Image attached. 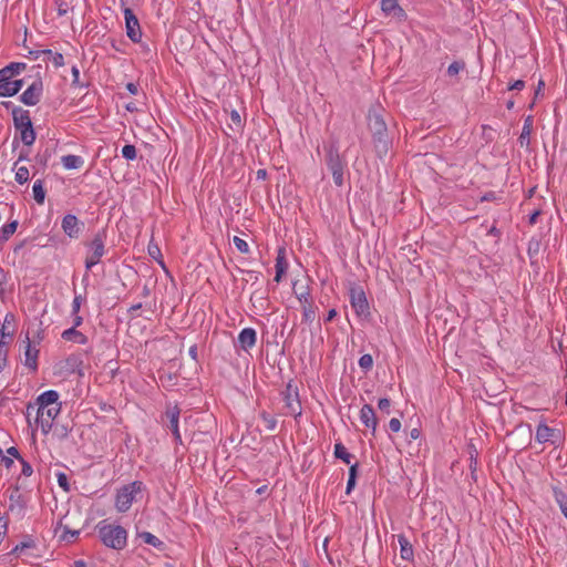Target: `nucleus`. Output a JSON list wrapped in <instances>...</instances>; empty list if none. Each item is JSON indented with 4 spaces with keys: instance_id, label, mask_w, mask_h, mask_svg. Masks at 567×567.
<instances>
[{
    "instance_id": "a19ab883",
    "label": "nucleus",
    "mask_w": 567,
    "mask_h": 567,
    "mask_svg": "<svg viewBox=\"0 0 567 567\" xmlns=\"http://www.w3.org/2000/svg\"><path fill=\"white\" fill-rule=\"evenodd\" d=\"M233 241H234L235 247H236L240 252H243V254H248V252H249V246H248V244H247V241H246V240H244V239H243V238H240V237L235 236V237H234V239H233Z\"/></svg>"
},
{
    "instance_id": "6e6d98bb",
    "label": "nucleus",
    "mask_w": 567,
    "mask_h": 567,
    "mask_svg": "<svg viewBox=\"0 0 567 567\" xmlns=\"http://www.w3.org/2000/svg\"><path fill=\"white\" fill-rule=\"evenodd\" d=\"M525 87V82L523 80H516L512 83L508 89L509 90H523Z\"/></svg>"
},
{
    "instance_id": "7ed1b4c3",
    "label": "nucleus",
    "mask_w": 567,
    "mask_h": 567,
    "mask_svg": "<svg viewBox=\"0 0 567 567\" xmlns=\"http://www.w3.org/2000/svg\"><path fill=\"white\" fill-rule=\"evenodd\" d=\"M142 488L143 483L140 481H135L120 488L115 497L116 509L121 513L126 512L131 507L136 495L142 492Z\"/></svg>"
},
{
    "instance_id": "37998d69",
    "label": "nucleus",
    "mask_w": 567,
    "mask_h": 567,
    "mask_svg": "<svg viewBox=\"0 0 567 567\" xmlns=\"http://www.w3.org/2000/svg\"><path fill=\"white\" fill-rule=\"evenodd\" d=\"M6 68L10 69V71H11L10 75L14 78L16 75H19L25 69V63L13 62V63H10L9 65H7Z\"/></svg>"
},
{
    "instance_id": "aec40b11",
    "label": "nucleus",
    "mask_w": 567,
    "mask_h": 567,
    "mask_svg": "<svg viewBox=\"0 0 567 567\" xmlns=\"http://www.w3.org/2000/svg\"><path fill=\"white\" fill-rule=\"evenodd\" d=\"M13 123L17 130L32 125L29 112L22 109H16L13 111Z\"/></svg>"
},
{
    "instance_id": "c9c22d12",
    "label": "nucleus",
    "mask_w": 567,
    "mask_h": 567,
    "mask_svg": "<svg viewBox=\"0 0 567 567\" xmlns=\"http://www.w3.org/2000/svg\"><path fill=\"white\" fill-rule=\"evenodd\" d=\"M302 308H303V311H302L303 321H306L308 323H312L316 318V312H315L313 307L311 306V303H309L308 306L303 305Z\"/></svg>"
},
{
    "instance_id": "39448f33",
    "label": "nucleus",
    "mask_w": 567,
    "mask_h": 567,
    "mask_svg": "<svg viewBox=\"0 0 567 567\" xmlns=\"http://www.w3.org/2000/svg\"><path fill=\"white\" fill-rule=\"evenodd\" d=\"M60 411L61 405L37 409V422L44 434L51 431L53 421L59 415Z\"/></svg>"
},
{
    "instance_id": "72a5a7b5",
    "label": "nucleus",
    "mask_w": 567,
    "mask_h": 567,
    "mask_svg": "<svg viewBox=\"0 0 567 567\" xmlns=\"http://www.w3.org/2000/svg\"><path fill=\"white\" fill-rule=\"evenodd\" d=\"M260 417L262 420V423L265 425V427L268 430V431H274L277 426V420L275 416L268 414L267 412H262L260 414Z\"/></svg>"
},
{
    "instance_id": "49530a36",
    "label": "nucleus",
    "mask_w": 567,
    "mask_h": 567,
    "mask_svg": "<svg viewBox=\"0 0 567 567\" xmlns=\"http://www.w3.org/2000/svg\"><path fill=\"white\" fill-rule=\"evenodd\" d=\"M529 135H530V123H529V118H528L525 122V124L523 126V130H522V133H520V136H519V141H520L522 145L524 144L525 140L528 141Z\"/></svg>"
},
{
    "instance_id": "2eb2a0df",
    "label": "nucleus",
    "mask_w": 567,
    "mask_h": 567,
    "mask_svg": "<svg viewBox=\"0 0 567 567\" xmlns=\"http://www.w3.org/2000/svg\"><path fill=\"white\" fill-rule=\"evenodd\" d=\"M38 408L61 405L59 403V393L54 390H48L41 393L37 399Z\"/></svg>"
},
{
    "instance_id": "338daca9",
    "label": "nucleus",
    "mask_w": 567,
    "mask_h": 567,
    "mask_svg": "<svg viewBox=\"0 0 567 567\" xmlns=\"http://www.w3.org/2000/svg\"><path fill=\"white\" fill-rule=\"evenodd\" d=\"M7 452L11 456H14V457L19 458V452H18V450L16 447L11 446V447L8 449Z\"/></svg>"
},
{
    "instance_id": "f8f14e48",
    "label": "nucleus",
    "mask_w": 567,
    "mask_h": 567,
    "mask_svg": "<svg viewBox=\"0 0 567 567\" xmlns=\"http://www.w3.org/2000/svg\"><path fill=\"white\" fill-rule=\"evenodd\" d=\"M257 341V333L256 330L252 328H245L243 329L239 334L237 342L239 347L244 351H248L249 349L254 348Z\"/></svg>"
},
{
    "instance_id": "79ce46f5",
    "label": "nucleus",
    "mask_w": 567,
    "mask_h": 567,
    "mask_svg": "<svg viewBox=\"0 0 567 567\" xmlns=\"http://www.w3.org/2000/svg\"><path fill=\"white\" fill-rule=\"evenodd\" d=\"M56 481H58L59 486L61 488H63V491H65V492L70 491L69 478L65 473H63V472L56 473Z\"/></svg>"
},
{
    "instance_id": "ddd939ff",
    "label": "nucleus",
    "mask_w": 567,
    "mask_h": 567,
    "mask_svg": "<svg viewBox=\"0 0 567 567\" xmlns=\"http://www.w3.org/2000/svg\"><path fill=\"white\" fill-rule=\"evenodd\" d=\"M360 421L368 427L371 429L372 434H375L378 426V419L375 412L370 404H364L360 411Z\"/></svg>"
},
{
    "instance_id": "473e14b6",
    "label": "nucleus",
    "mask_w": 567,
    "mask_h": 567,
    "mask_svg": "<svg viewBox=\"0 0 567 567\" xmlns=\"http://www.w3.org/2000/svg\"><path fill=\"white\" fill-rule=\"evenodd\" d=\"M18 227V221L13 220L7 225H3L0 229V239L8 240L10 236H12Z\"/></svg>"
},
{
    "instance_id": "393cba45",
    "label": "nucleus",
    "mask_w": 567,
    "mask_h": 567,
    "mask_svg": "<svg viewBox=\"0 0 567 567\" xmlns=\"http://www.w3.org/2000/svg\"><path fill=\"white\" fill-rule=\"evenodd\" d=\"M553 436V430L546 424H539L536 429L535 440L538 443H545Z\"/></svg>"
},
{
    "instance_id": "a878e982",
    "label": "nucleus",
    "mask_w": 567,
    "mask_h": 567,
    "mask_svg": "<svg viewBox=\"0 0 567 567\" xmlns=\"http://www.w3.org/2000/svg\"><path fill=\"white\" fill-rule=\"evenodd\" d=\"M20 132V137L23 144L30 146L35 141V132L32 125H28L27 127H22L18 130Z\"/></svg>"
},
{
    "instance_id": "0e129e2a",
    "label": "nucleus",
    "mask_w": 567,
    "mask_h": 567,
    "mask_svg": "<svg viewBox=\"0 0 567 567\" xmlns=\"http://www.w3.org/2000/svg\"><path fill=\"white\" fill-rule=\"evenodd\" d=\"M285 272H286V270L284 268L276 269L275 281L279 282Z\"/></svg>"
},
{
    "instance_id": "b1692460",
    "label": "nucleus",
    "mask_w": 567,
    "mask_h": 567,
    "mask_svg": "<svg viewBox=\"0 0 567 567\" xmlns=\"http://www.w3.org/2000/svg\"><path fill=\"white\" fill-rule=\"evenodd\" d=\"M400 549H401V557L405 560H410L413 558V548L408 538L403 535H399L398 537Z\"/></svg>"
},
{
    "instance_id": "c03bdc74",
    "label": "nucleus",
    "mask_w": 567,
    "mask_h": 567,
    "mask_svg": "<svg viewBox=\"0 0 567 567\" xmlns=\"http://www.w3.org/2000/svg\"><path fill=\"white\" fill-rule=\"evenodd\" d=\"M540 248V240L538 238L533 237L528 243V255H537Z\"/></svg>"
},
{
    "instance_id": "e2e57ef3",
    "label": "nucleus",
    "mask_w": 567,
    "mask_h": 567,
    "mask_svg": "<svg viewBox=\"0 0 567 567\" xmlns=\"http://www.w3.org/2000/svg\"><path fill=\"white\" fill-rule=\"evenodd\" d=\"M188 353L192 357V359L197 360L198 353H197V347L196 346H192L189 348V350H188Z\"/></svg>"
},
{
    "instance_id": "423d86ee",
    "label": "nucleus",
    "mask_w": 567,
    "mask_h": 567,
    "mask_svg": "<svg viewBox=\"0 0 567 567\" xmlns=\"http://www.w3.org/2000/svg\"><path fill=\"white\" fill-rule=\"evenodd\" d=\"M124 18H125V28L126 34L128 39L133 42H140L142 39V31L140 27V22L136 16L130 8L124 9Z\"/></svg>"
},
{
    "instance_id": "69168bd1",
    "label": "nucleus",
    "mask_w": 567,
    "mask_h": 567,
    "mask_svg": "<svg viewBox=\"0 0 567 567\" xmlns=\"http://www.w3.org/2000/svg\"><path fill=\"white\" fill-rule=\"evenodd\" d=\"M337 316V311L336 309H331L328 311V315H327V318H326V321H331L334 319V317Z\"/></svg>"
},
{
    "instance_id": "4468645a",
    "label": "nucleus",
    "mask_w": 567,
    "mask_h": 567,
    "mask_svg": "<svg viewBox=\"0 0 567 567\" xmlns=\"http://www.w3.org/2000/svg\"><path fill=\"white\" fill-rule=\"evenodd\" d=\"M179 413L181 411L177 406H171L166 411V417L168 419V427L171 429L176 442H182L178 429Z\"/></svg>"
},
{
    "instance_id": "052dcab7",
    "label": "nucleus",
    "mask_w": 567,
    "mask_h": 567,
    "mask_svg": "<svg viewBox=\"0 0 567 567\" xmlns=\"http://www.w3.org/2000/svg\"><path fill=\"white\" fill-rule=\"evenodd\" d=\"M126 89H127V91H128L130 93H132V94H134V95H135V94L137 93V91H138L137 85H136V84H134V83H127V84H126Z\"/></svg>"
},
{
    "instance_id": "4c0bfd02",
    "label": "nucleus",
    "mask_w": 567,
    "mask_h": 567,
    "mask_svg": "<svg viewBox=\"0 0 567 567\" xmlns=\"http://www.w3.org/2000/svg\"><path fill=\"white\" fill-rule=\"evenodd\" d=\"M465 68V63L461 61H455L451 63L447 68V74L450 76L457 75Z\"/></svg>"
},
{
    "instance_id": "4be33fe9",
    "label": "nucleus",
    "mask_w": 567,
    "mask_h": 567,
    "mask_svg": "<svg viewBox=\"0 0 567 567\" xmlns=\"http://www.w3.org/2000/svg\"><path fill=\"white\" fill-rule=\"evenodd\" d=\"M42 55L44 61L51 62L55 68H60L64 64V58L59 52H53L49 49L39 52L38 58Z\"/></svg>"
},
{
    "instance_id": "1a4fd4ad",
    "label": "nucleus",
    "mask_w": 567,
    "mask_h": 567,
    "mask_svg": "<svg viewBox=\"0 0 567 567\" xmlns=\"http://www.w3.org/2000/svg\"><path fill=\"white\" fill-rule=\"evenodd\" d=\"M369 126L377 136L378 142L383 145L384 150H386V141L384 140L386 126L383 118L378 113H370Z\"/></svg>"
},
{
    "instance_id": "a211bd4d",
    "label": "nucleus",
    "mask_w": 567,
    "mask_h": 567,
    "mask_svg": "<svg viewBox=\"0 0 567 567\" xmlns=\"http://www.w3.org/2000/svg\"><path fill=\"white\" fill-rule=\"evenodd\" d=\"M38 353H39V350L37 349L35 346L31 344L29 337H27V344L24 348V357H25L24 364L28 368H30L32 370L37 369Z\"/></svg>"
},
{
    "instance_id": "7c9ffc66",
    "label": "nucleus",
    "mask_w": 567,
    "mask_h": 567,
    "mask_svg": "<svg viewBox=\"0 0 567 567\" xmlns=\"http://www.w3.org/2000/svg\"><path fill=\"white\" fill-rule=\"evenodd\" d=\"M14 171H16V181L19 183V184H24L29 181L30 176H29V169L27 166H18V162L14 164Z\"/></svg>"
},
{
    "instance_id": "dca6fc26",
    "label": "nucleus",
    "mask_w": 567,
    "mask_h": 567,
    "mask_svg": "<svg viewBox=\"0 0 567 567\" xmlns=\"http://www.w3.org/2000/svg\"><path fill=\"white\" fill-rule=\"evenodd\" d=\"M9 68L0 70V96H10V86H12L13 76L10 75Z\"/></svg>"
},
{
    "instance_id": "09e8293b",
    "label": "nucleus",
    "mask_w": 567,
    "mask_h": 567,
    "mask_svg": "<svg viewBox=\"0 0 567 567\" xmlns=\"http://www.w3.org/2000/svg\"><path fill=\"white\" fill-rule=\"evenodd\" d=\"M390 406H391V402L389 399L386 398H383V399H380L379 402H378V408L382 411V412H385L386 414L390 413Z\"/></svg>"
},
{
    "instance_id": "c756f323",
    "label": "nucleus",
    "mask_w": 567,
    "mask_h": 567,
    "mask_svg": "<svg viewBox=\"0 0 567 567\" xmlns=\"http://www.w3.org/2000/svg\"><path fill=\"white\" fill-rule=\"evenodd\" d=\"M32 192L34 200L38 204H43L45 199V190L43 188V182L41 179L34 182Z\"/></svg>"
},
{
    "instance_id": "ea45409f",
    "label": "nucleus",
    "mask_w": 567,
    "mask_h": 567,
    "mask_svg": "<svg viewBox=\"0 0 567 567\" xmlns=\"http://www.w3.org/2000/svg\"><path fill=\"white\" fill-rule=\"evenodd\" d=\"M373 365V358L371 354H363L359 359V367L365 371H369Z\"/></svg>"
},
{
    "instance_id": "864d4df0",
    "label": "nucleus",
    "mask_w": 567,
    "mask_h": 567,
    "mask_svg": "<svg viewBox=\"0 0 567 567\" xmlns=\"http://www.w3.org/2000/svg\"><path fill=\"white\" fill-rule=\"evenodd\" d=\"M65 363L71 368L72 371H74L75 368L79 365L80 360L78 357L72 355L66 359Z\"/></svg>"
},
{
    "instance_id": "680f3d73",
    "label": "nucleus",
    "mask_w": 567,
    "mask_h": 567,
    "mask_svg": "<svg viewBox=\"0 0 567 567\" xmlns=\"http://www.w3.org/2000/svg\"><path fill=\"white\" fill-rule=\"evenodd\" d=\"M72 75H73V83H78L79 82V78H80V71L76 66H73L72 68Z\"/></svg>"
},
{
    "instance_id": "cd10ccee",
    "label": "nucleus",
    "mask_w": 567,
    "mask_h": 567,
    "mask_svg": "<svg viewBox=\"0 0 567 567\" xmlns=\"http://www.w3.org/2000/svg\"><path fill=\"white\" fill-rule=\"evenodd\" d=\"M555 501L560 507L561 513L567 518V495L559 488L555 487L553 489Z\"/></svg>"
},
{
    "instance_id": "13d9d810",
    "label": "nucleus",
    "mask_w": 567,
    "mask_h": 567,
    "mask_svg": "<svg viewBox=\"0 0 567 567\" xmlns=\"http://www.w3.org/2000/svg\"><path fill=\"white\" fill-rule=\"evenodd\" d=\"M73 315V327L74 329H76V327L81 326L82 324V317L79 316V313H72Z\"/></svg>"
},
{
    "instance_id": "c85d7f7f",
    "label": "nucleus",
    "mask_w": 567,
    "mask_h": 567,
    "mask_svg": "<svg viewBox=\"0 0 567 567\" xmlns=\"http://www.w3.org/2000/svg\"><path fill=\"white\" fill-rule=\"evenodd\" d=\"M334 456L337 458L342 460L344 463L350 464L352 455L347 451L346 446L342 443L334 444Z\"/></svg>"
},
{
    "instance_id": "412c9836",
    "label": "nucleus",
    "mask_w": 567,
    "mask_h": 567,
    "mask_svg": "<svg viewBox=\"0 0 567 567\" xmlns=\"http://www.w3.org/2000/svg\"><path fill=\"white\" fill-rule=\"evenodd\" d=\"M62 338L65 341H72L79 344H85L87 342V338L74 327H71L70 329H66L62 332Z\"/></svg>"
},
{
    "instance_id": "4d7b16f0",
    "label": "nucleus",
    "mask_w": 567,
    "mask_h": 567,
    "mask_svg": "<svg viewBox=\"0 0 567 567\" xmlns=\"http://www.w3.org/2000/svg\"><path fill=\"white\" fill-rule=\"evenodd\" d=\"M230 118L231 121L236 124V125H240L241 123V118H240V115L237 111H233L231 114H230Z\"/></svg>"
},
{
    "instance_id": "0eeeda50",
    "label": "nucleus",
    "mask_w": 567,
    "mask_h": 567,
    "mask_svg": "<svg viewBox=\"0 0 567 567\" xmlns=\"http://www.w3.org/2000/svg\"><path fill=\"white\" fill-rule=\"evenodd\" d=\"M350 303L359 316H365L369 313V303L364 291L360 287L350 289Z\"/></svg>"
},
{
    "instance_id": "9b49d317",
    "label": "nucleus",
    "mask_w": 567,
    "mask_h": 567,
    "mask_svg": "<svg viewBox=\"0 0 567 567\" xmlns=\"http://www.w3.org/2000/svg\"><path fill=\"white\" fill-rule=\"evenodd\" d=\"M82 226L83 225L74 215L68 214L62 219V229L70 238H78Z\"/></svg>"
},
{
    "instance_id": "f3484780",
    "label": "nucleus",
    "mask_w": 567,
    "mask_h": 567,
    "mask_svg": "<svg viewBox=\"0 0 567 567\" xmlns=\"http://www.w3.org/2000/svg\"><path fill=\"white\" fill-rule=\"evenodd\" d=\"M381 9L386 16L394 18H402L404 16V11L399 6L398 0H382Z\"/></svg>"
},
{
    "instance_id": "a18cd8bd",
    "label": "nucleus",
    "mask_w": 567,
    "mask_h": 567,
    "mask_svg": "<svg viewBox=\"0 0 567 567\" xmlns=\"http://www.w3.org/2000/svg\"><path fill=\"white\" fill-rule=\"evenodd\" d=\"M280 268H284L285 270H287V261L285 258V249L284 248L279 249L278 256L276 258V269H280Z\"/></svg>"
},
{
    "instance_id": "774afa93",
    "label": "nucleus",
    "mask_w": 567,
    "mask_h": 567,
    "mask_svg": "<svg viewBox=\"0 0 567 567\" xmlns=\"http://www.w3.org/2000/svg\"><path fill=\"white\" fill-rule=\"evenodd\" d=\"M410 437L416 440L420 437V431L417 429H412L410 432Z\"/></svg>"
},
{
    "instance_id": "5fc2aeb1",
    "label": "nucleus",
    "mask_w": 567,
    "mask_h": 567,
    "mask_svg": "<svg viewBox=\"0 0 567 567\" xmlns=\"http://www.w3.org/2000/svg\"><path fill=\"white\" fill-rule=\"evenodd\" d=\"M32 473H33L32 466L28 462L22 460V474L24 476H31Z\"/></svg>"
},
{
    "instance_id": "f704fd0d",
    "label": "nucleus",
    "mask_w": 567,
    "mask_h": 567,
    "mask_svg": "<svg viewBox=\"0 0 567 567\" xmlns=\"http://www.w3.org/2000/svg\"><path fill=\"white\" fill-rule=\"evenodd\" d=\"M147 251H148V255L153 259L157 260L162 265V267H164V262L162 260V254H161L159 247L156 244L150 243L148 247H147Z\"/></svg>"
},
{
    "instance_id": "8fccbe9b",
    "label": "nucleus",
    "mask_w": 567,
    "mask_h": 567,
    "mask_svg": "<svg viewBox=\"0 0 567 567\" xmlns=\"http://www.w3.org/2000/svg\"><path fill=\"white\" fill-rule=\"evenodd\" d=\"M23 81L22 80H13L12 86H10V96L16 95L22 87Z\"/></svg>"
},
{
    "instance_id": "e433bc0d",
    "label": "nucleus",
    "mask_w": 567,
    "mask_h": 567,
    "mask_svg": "<svg viewBox=\"0 0 567 567\" xmlns=\"http://www.w3.org/2000/svg\"><path fill=\"white\" fill-rule=\"evenodd\" d=\"M357 467H358V464H353V465H351V467H350V471H349V478H348V483H347V493H348V494L351 492V489H352V488L354 487V485H355Z\"/></svg>"
},
{
    "instance_id": "603ef678",
    "label": "nucleus",
    "mask_w": 567,
    "mask_h": 567,
    "mask_svg": "<svg viewBox=\"0 0 567 567\" xmlns=\"http://www.w3.org/2000/svg\"><path fill=\"white\" fill-rule=\"evenodd\" d=\"M389 429L392 432H399L401 430V421L396 417H393L389 422Z\"/></svg>"
},
{
    "instance_id": "58836bf2",
    "label": "nucleus",
    "mask_w": 567,
    "mask_h": 567,
    "mask_svg": "<svg viewBox=\"0 0 567 567\" xmlns=\"http://www.w3.org/2000/svg\"><path fill=\"white\" fill-rule=\"evenodd\" d=\"M122 156L128 161L136 158V148L134 145L127 144L122 148Z\"/></svg>"
},
{
    "instance_id": "6ab92c4d",
    "label": "nucleus",
    "mask_w": 567,
    "mask_h": 567,
    "mask_svg": "<svg viewBox=\"0 0 567 567\" xmlns=\"http://www.w3.org/2000/svg\"><path fill=\"white\" fill-rule=\"evenodd\" d=\"M16 316L12 312H8L4 316L0 331L2 337H7L9 341L13 339L14 334Z\"/></svg>"
},
{
    "instance_id": "5701e85b",
    "label": "nucleus",
    "mask_w": 567,
    "mask_h": 567,
    "mask_svg": "<svg viewBox=\"0 0 567 567\" xmlns=\"http://www.w3.org/2000/svg\"><path fill=\"white\" fill-rule=\"evenodd\" d=\"M61 163L66 169H78L83 166L84 161L79 155H64L61 157Z\"/></svg>"
},
{
    "instance_id": "bf43d9fd",
    "label": "nucleus",
    "mask_w": 567,
    "mask_h": 567,
    "mask_svg": "<svg viewBox=\"0 0 567 567\" xmlns=\"http://www.w3.org/2000/svg\"><path fill=\"white\" fill-rule=\"evenodd\" d=\"M309 298H310V296H309V293H308V292H307V293H301V295L299 296V300H300V302H302V306H303V305H307V306H308V305L310 303Z\"/></svg>"
},
{
    "instance_id": "6e6552de",
    "label": "nucleus",
    "mask_w": 567,
    "mask_h": 567,
    "mask_svg": "<svg viewBox=\"0 0 567 567\" xmlns=\"http://www.w3.org/2000/svg\"><path fill=\"white\" fill-rule=\"evenodd\" d=\"M285 409L287 414L299 416L301 415V403L298 396L297 390H292L291 385L288 384L286 392L284 393Z\"/></svg>"
},
{
    "instance_id": "f257e3e1",
    "label": "nucleus",
    "mask_w": 567,
    "mask_h": 567,
    "mask_svg": "<svg viewBox=\"0 0 567 567\" xmlns=\"http://www.w3.org/2000/svg\"><path fill=\"white\" fill-rule=\"evenodd\" d=\"M102 543L112 549L121 550L126 546L127 532L120 525L106 524L102 520L96 526Z\"/></svg>"
},
{
    "instance_id": "f03ea898",
    "label": "nucleus",
    "mask_w": 567,
    "mask_h": 567,
    "mask_svg": "<svg viewBox=\"0 0 567 567\" xmlns=\"http://www.w3.org/2000/svg\"><path fill=\"white\" fill-rule=\"evenodd\" d=\"M323 151L326 165L332 174L334 184L340 187L344 184L346 162L339 154L338 143L336 141L328 142L323 145Z\"/></svg>"
},
{
    "instance_id": "2f4dec72",
    "label": "nucleus",
    "mask_w": 567,
    "mask_h": 567,
    "mask_svg": "<svg viewBox=\"0 0 567 567\" xmlns=\"http://www.w3.org/2000/svg\"><path fill=\"white\" fill-rule=\"evenodd\" d=\"M9 499H10L9 511H11V512H14V511L20 512L23 508V504L20 503V494H19V489L18 488H14L11 492V494L9 496Z\"/></svg>"
},
{
    "instance_id": "20e7f679",
    "label": "nucleus",
    "mask_w": 567,
    "mask_h": 567,
    "mask_svg": "<svg viewBox=\"0 0 567 567\" xmlns=\"http://www.w3.org/2000/svg\"><path fill=\"white\" fill-rule=\"evenodd\" d=\"M105 230L95 234L94 238L87 244V254L85 258L86 269H91L97 265L105 254Z\"/></svg>"
},
{
    "instance_id": "bb28decb",
    "label": "nucleus",
    "mask_w": 567,
    "mask_h": 567,
    "mask_svg": "<svg viewBox=\"0 0 567 567\" xmlns=\"http://www.w3.org/2000/svg\"><path fill=\"white\" fill-rule=\"evenodd\" d=\"M138 537L145 543L155 548H163L164 543L150 532H143L138 534Z\"/></svg>"
},
{
    "instance_id": "9d476101",
    "label": "nucleus",
    "mask_w": 567,
    "mask_h": 567,
    "mask_svg": "<svg viewBox=\"0 0 567 567\" xmlns=\"http://www.w3.org/2000/svg\"><path fill=\"white\" fill-rule=\"evenodd\" d=\"M43 85L41 81H34L20 96L23 104L33 106L39 103Z\"/></svg>"
},
{
    "instance_id": "3c124183",
    "label": "nucleus",
    "mask_w": 567,
    "mask_h": 567,
    "mask_svg": "<svg viewBox=\"0 0 567 567\" xmlns=\"http://www.w3.org/2000/svg\"><path fill=\"white\" fill-rule=\"evenodd\" d=\"M82 296H75L72 302V313H79L81 305H82Z\"/></svg>"
},
{
    "instance_id": "de8ad7c7",
    "label": "nucleus",
    "mask_w": 567,
    "mask_h": 567,
    "mask_svg": "<svg viewBox=\"0 0 567 567\" xmlns=\"http://www.w3.org/2000/svg\"><path fill=\"white\" fill-rule=\"evenodd\" d=\"M8 346H0V372L7 367Z\"/></svg>"
}]
</instances>
